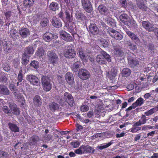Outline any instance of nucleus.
Instances as JSON below:
<instances>
[{
  "label": "nucleus",
  "mask_w": 158,
  "mask_h": 158,
  "mask_svg": "<svg viewBox=\"0 0 158 158\" xmlns=\"http://www.w3.org/2000/svg\"><path fill=\"white\" fill-rule=\"evenodd\" d=\"M79 54L81 59L82 60L85 61L87 58L84 54L83 51L81 48L79 49Z\"/></svg>",
  "instance_id": "46"
},
{
  "label": "nucleus",
  "mask_w": 158,
  "mask_h": 158,
  "mask_svg": "<svg viewBox=\"0 0 158 158\" xmlns=\"http://www.w3.org/2000/svg\"><path fill=\"white\" fill-rule=\"evenodd\" d=\"M124 24L130 28L136 27V26L135 21L133 19L130 18V20H128Z\"/></svg>",
  "instance_id": "23"
},
{
  "label": "nucleus",
  "mask_w": 158,
  "mask_h": 158,
  "mask_svg": "<svg viewBox=\"0 0 158 158\" xmlns=\"http://www.w3.org/2000/svg\"><path fill=\"white\" fill-rule=\"evenodd\" d=\"M33 102L36 108L40 107L42 104L40 97L38 95L35 96L33 98Z\"/></svg>",
  "instance_id": "15"
},
{
  "label": "nucleus",
  "mask_w": 158,
  "mask_h": 158,
  "mask_svg": "<svg viewBox=\"0 0 158 158\" xmlns=\"http://www.w3.org/2000/svg\"><path fill=\"white\" fill-rule=\"evenodd\" d=\"M139 85L142 86V88H145L148 85L147 80L146 78H141L139 80Z\"/></svg>",
  "instance_id": "31"
},
{
  "label": "nucleus",
  "mask_w": 158,
  "mask_h": 158,
  "mask_svg": "<svg viewBox=\"0 0 158 158\" xmlns=\"http://www.w3.org/2000/svg\"><path fill=\"white\" fill-rule=\"evenodd\" d=\"M9 91L8 89L4 85H0V94L8 95Z\"/></svg>",
  "instance_id": "22"
},
{
  "label": "nucleus",
  "mask_w": 158,
  "mask_h": 158,
  "mask_svg": "<svg viewBox=\"0 0 158 158\" xmlns=\"http://www.w3.org/2000/svg\"><path fill=\"white\" fill-rule=\"evenodd\" d=\"M52 34L49 32H46L44 34L43 39L46 41L49 42L51 40Z\"/></svg>",
  "instance_id": "35"
},
{
  "label": "nucleus",
  "mask_w": 158,
  "mask_h": 158,
  "mask_svg": "<svg viewBox=\"0 0 158 158\" xmlns=\"http://www.w3.org/2000/svg\"><path fill=\"white\" fill-rule=\"evenodd\" d=\"M83 7L87 12L90 13L93 8L91 2L89 0H81Z\"/></svg>",
  "instance_id": "7"
},
{
  "label": "nucleus",
  "mask_w": 158,
  "mask_h": 158,
  "mask_svg": "<svg viewBox=\"0 0 158 158\" xmlns=\"http://www.w3.org/2000/svg\"><path fill=\"white\" fill-rule=\"evenodd\" d=\"M114 53L118 56H120L123 54L121 50L117 46L114 47Z\"/></svg>",
  "instance_id": "50"
},
{
  "label": "nucleus",
  "mask_w": 158,
  "mask_h": 158,
  "mask_svg": "<svg viewBox=\"0 0 158 158\" xmlns=\"http://www.w3.org/2000/svg\"><path fill=\"white\" fill-rule=\"evenodd\" d=\"M148 51L150 54H152L154 52V46L152 44H150L148 46Z\"/></svg>",
  "instance_id": "52"
},
{
  "label": "nucleus",
  "mask_w": 158,
  "mask_h": 158,
  "mask_svg": "<svg viewBox=\"0 0 158 158\" xmlns=\"http://www.w3.org/2000/svg\"><path fill=\"white\" fill-rule=\"evenodd\" d=\"M128 60L129 64L132 67L138 64L139 63V60H137L135 58L133 59L130 56L128 58Z\"/></svg>",
  "instance_id": "26"
},
{
  "label": "nucleus",
  "mask_w": 158,
  "mask_h": 158,
  "mask_svg": "<svg viewBox=\"0 0 158 158\" xmlns=\"http://www.w3.org/2000/svg\"><path fill=\"white\" fill-rule=\"evenodd\" d=\"M66 18L64 19L63 20L65 24V26L67 27V24L72 22V17H71L69 12L66 11L65 12Z\"/></svg>",
  "instance_id": "20"
},
{
  "label": "nucleus",
  "mask_w": 158,
  "mask_h": 158,
  "mask_svg": "<svg viewBox=\"0 0 158 158\" xmlns=\"http://www.w3.org/2000/svg\"><path fill=\"white\" fill-rule=\"evenodd\" d=\"M89 32L93 35H96L99 32V30L95 23H90L89 27Z\"/></svg>",
  "instance_id": "14"
},
{
  "label": "nucleus",
  "mask_w": 158,
  "mask_h": 158,
  "mask_svg": "<svg viewBox=\"0 0 158 158\" xmlns=\"http://www.w3.org/2000/svg\"><path fill=\"white\" fill-rule=\"evenodd\" d=\"M107 32L112 37L117 40H120L123 38V36L120 33L111 28L107 29Z\"/></svg>",
  "instance_id": "6"
},
{
  "label": "nucleus",
  "mask_w": 158,
  "mask_h": 158,
  "mask_svg": "<svg viewBox=\"0 0 158 158\" xmlns=\"http://www.w3.org/2000/svg\"><path fill=\"white\" fill-rule=\"evenodd\" d=\"M34 52V50L32 47L30 46L26 48L23 54H24V55L30 56V55L32 54Z\"/></svg>",
  "instance_id": "27"
},
{
  "label": "nucleus",
  "mask_w": 158,
  "mask_h": 158,
  "mask_svg": "<svg viewBox=\"0 0 158 158\" xmlns=\"http://www.w3.org/2000/svg\"><path fill=\"white\" fill-rule=\"evenodd\" d=\"M76 55L74 47L72 44H70L66 47L64 51V55L65 57L69 58H74Z\"/></svg>",
  "instance_id": "1"
},
{
  "label": "nucleus",
  "mask_w": 158,
  "mask_h": 158,
  "mask_svg": "<svg viewBox=\"0 0 158 158\" xmlns=\"http://www.w3.org/2000/svg\"><path fill=\"white\" fill-rule=\"evenodd\" d=\"M99 44L104 48L107 47L108 45V42L106 40L103 38L99 39Z\"/></svg>",
  "instance_id": "37"
},
{
  "label": "nucleus",
  "mask_w": 158,
  "mask_h": 158,
  "mask_svg": "<svg viewBox=\"0 0 158 158\" xmlns=\"http://www.w3.org/2000/svg\"><path fill=\"white\" fill-rule=\"evenodd\" d=\"M9 107L11 110L13 111V113L16 115H19L20 114V111L17 108L16 105L14 104H9Z\"/></svg>",
  "instance_id": "19"
},
{
  "label": "nucleus",
  "mask_w": 158,
  "mask_h": 158,
  "mask_svg": "<svg viewBox=\"0 0 158 158\" xmlns=\"http://www.w3.org/2000/svg\"><path fill=\"white\" fill-rule=\"evenodd\" d=\"M156 109L155 108H152L148 111L145 112V114L146 116H149L155 112L156 111Z\"/></svg>",
  "instance_id": "56"
},
{
  "label": "nucleus",
  "mask_w": 158,
  "mask_h": 158,
  "mask_svg": "<svg viewBox=\"0 0 158 158\" xmlns=\"http://www.w3.org/2000/svg\"><path fill=\"white\" fill-rule=\"evenodd\" d=\"M81 64L80 61H77L74 63L72 66V69L74 72H77L78 71L79 67Z\"/></svg>",
  "instance_id": "39"
},
{
  "label": "nucleus",
  "mask_w": 158,
  "mask_h": 158,
  "mask_svg": "<svg viewBox=\"0 0 158 158\" xmlns=\"http://www.w3.org/2000/svg\"><path fill=\"white\" fill-rule=\"evenodd\" d=\"M48 60L50 63L54 65L57 64L58 58L57 55L53 51H50L48 52Z\"/></svg>",
  "instance_id": "5"
},
{
  "label": "nucleus",
  "mask_w": 158,
  "mask_h": 158,
  "mask_svg": "<svg viewBox=\"0 0 158 158\" xmlns=\"http://www.w3.org/2000/svg\"><path fill=\"white\" fill-rule=\"evenodd\" d=\"M143 99L141 97L139 98L133 104V106L134 107H136L138 106H140L143 104Z\"/></svg>",
  "instance_id": "36"
},
{
  "label": "nucleus",
  "mask_w": 158,
  "mask_h": 158,
  "mask_svg": "<svg viewBox=\"0 0 158 158\" xmlns=\"http://www.w3.org/2000/svg\"><path fill=\"white\" fill-rule=\"evenodd\" d=\"M38 140L37 137L35 136H32L30 138L29 144L30 145H33L36 144Z\"/></svg>",
  "instance_id": "38"
},
{
  "label": "nucleus",
  "mask_w": 158,
  "mask_h": 158,
  "mask_svg": "<svg viewBox=\"0 0 158 158\" xmlns=\"http://www.w3.org/2000/svg\"><path fill=\"white\" fill-rule=\"evenodd\" d=\"M8 124L9 128L12 132H17L19 131V127L15 124L11 123H9Z\"/></svg>",
  "instance_id": "25"
},
{
  "label": "nucleus",
  "mask_w": 158,
  "mask_h": 158,
  "mask_svg": "<svg viewBox=\"0 0 158 158\" xmlns=\"http://www.w3.org/2000/svg\"><path fill=\"white\" fill-rule=\"evenodd\" d=\"M142 25L144 28L149 31H152L154 30L152 24L148 21L142 22Z\"/></svg>",
  "instance_id": "13"
},
{
  "label": "nucleus",
  "mask_w": 158,
  "mask_h": 158,
  "mask_svg": "<svg viewBox=\"0 0 158 158\" xmlns=\"http://www.w3.org/2000/svg\"><path fill=\"white\" fill-rule=\"evenodd\" d=\"M3 67L4 70L8 72L10 70V67L7 64H4Z\"/></svg>",
  "instance_id": "64"
},
{
  "label": "nucleus",
  "mask_w": 158,
  "mask_h": 158,
  "mask_svg": "<svg viewBox=\"0 0 158 158\" xmlns=\"http://www.w3.org/2000/svg\"><path fill=\"white\" fill-rule=\"evenodd\" d=\"M137 5L143 11H146L148 9V8L144 4V2L142 0H140L137 2Z\"/></svg>",
  "instance_id": "33"
},
{
  "label": "nucleus",
  "mask_w": 158,
  "mask_h": 158,
  "mask_svg": "<svg viewBox=\"0 0 158 158\" xmlns=\"http://www.w3.org/2000/svg\"><path fill=\"white\" fill-rule=\"evenodd\" d=\"M101 54L103 55V56L106 59L107 61L108 62H111V60L110 56L107 54L106 52L102 51L101 52Z\"/></svg>",
  "instance_id": "49"
},
{
  "label": "nucleus",
  "mask_w": 158,
  "mask_h": 158,
  "mask_svg": "<svg viewBox=\"0 0 158 158\" xmlns=\"http://www.w3.org/2000/svg\"><path fill=\"white\" fill-rule=\"evenodd\" d=\"M16 31L14 29L11 30L10 32V34L11 37L14 40H15L18 37L17 34L16 33Z\"/></svg>",
  "instance_id": "45"
},
{
  "label": "nucleus",
  "mask_w": 158,
  "mask_h": 158,
  "mask_svg": "<svg viewBox=\"0 0 158 158\" xmlns=\"http://www.w3.org/2000/svg\"><path fill=\"white\" fill-rule=\"evenodd\" d=\"M141 130L140 127H133L132 128L130 129L131 132L133 133L137 132L138 131Z\"/></svg>",
  "instance_id": "58"
},
{
  "label": "nucleus",
  "mask_w": 158,
  "mask_h": 158,
  "mask_svg": "<svg viewBox=\"0 0 158 158\" xmlns=\"http://www.w3.org/2000/svg\"><path fill=\"white\" fill-rule=\"evenodd\" d=\"M49 8L50 10L55 11L59 8V5L56 2H52L50 4Z\"/></svg>",
  "instance_id": "34"
},
{
  "label": "nucleus",
  "mask_w": 158,
  "mask_h": 158,
  "mask_svg": "<svg viewBox=\"0 0 158 158\" xmlns=\"http://www.w3.org/2000/svg\"><path fill=\"white\" fill-rule=\"evenodd\" d=\"M4 51L6 52H10L11 50V48L12 47V45L11 44H8L7 42L4 41L2 42Z\"/></svg>",
  "instance_id": "21"
},
{
  "label": "nucleus",
  "mask_w": 158,
  "mask_h": 158,
  "mask_svg": "<svg viewBox=\"0 0 158 158\" xmlns=\"http://www.w3.org/2000/svg\"><path fill=\"white\" fill-rule=\"evenodd\" d=\"M34 0H24V4L25 6H30L33 4Z\"/></svg>",
  "instance_id": "51"
},
{
  "label": "nucleus",
  "mask_w": 158,
  "mask_h": 158,
  "mask_svg": "<svg viewBox=\"0 0 158 158\" xmlns=\"http://www.w3.org/2000/svg\"><path fill=\"white\" fill-rule=\"evenodd\" d=\"M46 53V52L43 49L42 47L39 48L35 53V55L39 57L43 56Z\"/></svg>",
  "instance_id": "30"
},
{
  "label": "nucleus",
  "mask_w": 158,
  "mask_h": 158,
  "mask_svg": "<svg viewBox=\"0 0 158 158\" xmlns=\"http://www.w3.org/2000/svg\"><path fill=\"white\" fill-rule=\"evenodd\" d=\"M61 38L63 40L69 41H72L73 39L70 35L67 33L65 31L61 30L60 32Z\"/></svg>",
  "instance_id": "11"
},
{
  "label": "nucleus",
  "mask_w": 158,
  "mask_h": 158,
  "mask_svg": "<svg viewBox=\"0 0 158 158\" xmlns=\"http://www.w3.org/2000/svg\"><path fill=\"white\" fill-rule=\"evenodd\" d=\"M30 57V56L24 55V54H23L22 62V64L24 65L27 64L29 61Z\"/></svg>",
  "instance_id": "41"
},
{
  "label": "nucleus",
  "mask_w": 158,
  "mask_h": 158,
  "mask_svg": "<svg viewBox=\"0 0 158 158\" xmlns=\"http://www.w3.org/2000/svg\"><path fill=\"white\" fill-rule=\"evenodd\" d=\"M123 76L124 77H127L129 76L131 74V71L128 68H124L122 71Z\"/></svg>",
  "instance_id": "40"
},
{
  "label": "nucleus",
  "mask_w": 158,
  "mask_h": 158,
  "mask_svg": "<svg viewBox=\"0 0 158 158\" xmlns=\"http://www.w3.org/2000/svg\"><path fill=\"white\" fill-rule=\"evenodd\" d=\"M105 20L107 23L109 25L113 27H116V25L114 20L110 17H107Z\"/></svg>",
  "instance_id": "24"
},
{
  "label": "nucleus",
  "mask_w": 158,
  "mask_h": 158,
  "mask_svg": "<svg viewBox=\"0 0 158 158\" xmlns=\"http://www.w3.org/2000/svg\"><path fill=\"white\" fill-rule=\"evenodd\" d=\"M10 90L14 93V95L17 97L18 100L21 103L22 106H23L25 103V100L24 97L21 94H18V90L16 89L15 86L12 84L10 85Z\"/></svg>",
  "instance_id": "3"
},
{
  "label": "nucleus",
  "mask_w": 158,
  "mask_h": 158,
  "mask_svg": "<svg viewBox=\"0 0 158 158\" xmlns=\"http://www.w3.org/2000/svg\"><path fill=\"white\" fill-rule=\"evenodd\" d=\"M68 27V31L72 34H73L74 33V28L73 26H69V24H67V26L66 27Z\"/></svg>",
  "instance_id": "63"
},
{
  "label": "nucleus",
  "mask_w": 158,
  "mask_h": 158,
  "mask_svg": "<svg viewBox=\"0 0 158 158\" xmlns=\"http://www.w3.org/2000/svg\"><path fill=\"white\" fill-rule=\"evenodd\" d=\"M113 143V142L112 141H110L108 143L102 144V145L99 146L98 148L102 150L104 148H108Z\"/></svg>",
  "instance_id": "47"
},
{
  "label": "nucleus",
  "mask_w": 158,
  "mask_h": 158,
  "mask_svg": "<svg viewBox=\"0 0 158 158\" xmlns=\"http://www.w3.org/2000/svg\"><path fill=\"white\" fill-rule=\"evenodd\" d=\"M117 72V70L116 69H112L111 71V74H109V78L110 79H112L114 77L116 76Z\"/></svg>",
  "instance_id": "43"
},
{
  "label": "nucleus",
  "mask_w": 158,
  "mask_h": 158,
  "mask_svg": "<svg viewBox=\"0 0 158 158\" xmlns=\"http://www.w3.org/2000/svg\"><path fill=\"white\" fill-rule=\"evenodd\" d=\"M49 21L47 18H44L40 22L41 25L43 27H45L47 26Z\"/></svg>",
  "instance_id": "53"
},
{
  "label": "nucleus",
  "mask_w": 158,
  "mask_h": 158,
  "mask_svg": "<svg viewBox=\"0 0 158 158\" xmlns=\"http://www.w3.org/2000/svg\"><path fill=\"white\" fill-rule=\"evenodd\" d=\"M30 65L35 69H37L39 67V63L37 61L33 60L30 63Z\"/></svg>",
  "instance_id": "54"
},
{
  "label": "nucleus",
  "mask_w": 158,
  "mask_h": 158,
  "mask_svg": "<svg viewBox=\"0 0 158 158\" xmlns=\"http://www.w3.org/2000/svg\"><path fill=\"white\" fill-rule=\"evenodd\" d=\"M19 34L23 38H26L30 35V31L26 27H22L19 31Z\"/></svg>",
  "instance_id": "12"
},
{
  "label": "nucleus",
  "mask_w": 158,
  "mask_h": 158,
  "mask_svg": "<svg viewBox=\"0 0 158 158\" xmlns=\"http://www.w3.org/2000/svg\"><path fill=\"white\" fill-rule=\"evenodd\" d=\"M96 60L97 62L100 64H105L106 63L103 57L101 55H98L97 56Z\"/></svg>",
  "instance_id": "32"
},
{
  "label": "nucleus",
  "mask_w": 158,
  "mask_h": 158,
  "mask_svg": "<svg viewBox=\"0 0 158 158\" xmlns=\"http://www.w3.org/2000/svg\"><path fill=\"white\" fill-rule=\"evenodd\" d=\"M98 10L101 15L105 16L108 15L110 13L109 10L103 4L99 6Z\"/></svg>",
  "instance_id": "10"
},
{
  "label": "nucleus",
  "mask_w": 158,
  "mask_h": 158,
  "mask_svg": "<svg viewBox=\"0 0 158 158\" xmlns=\"http://www.w3.org/2000/svg\"><path fill=\"white\" fill-rule=\"evenodd\" d=\"M75 152L77 154H82L85 153V146L82 145L75 151Z\"/></svg>",
  "instance_id": "29"
},
{
  "label": "nucleus",
  "mask_w": 158,
  "mask_h": 158,
  "mask_svg": "<svg viewBox=\"0 0 158 158\" xmlns=\"http://www.w3.org/2000/svg\"><path fill=\"white\" fill-rule=\"evenodd\" d=\"M70 144L74 148H78L80 145V142L79 141H73L71 142Z\"/></svg>",
  "instance_id": "57"
},
{
  "label": "nucleus",
  "mask_w": 158,
  "mask_h": 158,
  "mask_svg": "<svg viewBox=\"0 0 158 158\" xmlns=\"http://www.w3.org/2000/svg\"><path fill=\"white\" fill-rule=\"evenodd\" d=\"M49 106L51 110L53 111L58 109L59 108L58 105L54 102L50 103L49 104Z\"/></svg>",
  "instance_id": "44"
},
{
  "label": "nucleus",
  "mask_w": 158,
  "mask_h": 158,
  "mask_svg": "<svg viewBox=\"0 0 158 158\" xmlns=\"http://www.w3.org/2000/svg\"><path fill=\"white\" fill-rule=\"evenodd\" d=\"M65 79L68 84L71 85L74 82L73 74L70 72H68L65 75Z\"/></svg>",
  "instance_id": "16"
},
{
  "label": "nucleus",
  "mask_w": 158,
  "mask_h": 158,
  "mask_svg": "<svg viewBox=\"0 0 158 158\" xmlns=\"http://www.w3.org/2000/svg\"><path fill=\"white\" fill-rule=\"evenodd\" d=\"M146 119L144 117H142L139 120L138 122H136L135 124V126H139L141 124H144L146 123Z\"/></svg>",
  "instance_id": "42"
},
{
  "label": "nucleus",
  "mask_w": 158,
  "mask_h": 158,
  "mask_svg": "<svg viewBox=\"0 0 158 158\" xmlns=\"http://www.w3.org/2000/svg\"><path fill=\"white\" fill-rule=\"evenodd\" d=\"M94 149L91 147L89 145L85 146V153H89L93 151Z\"/></svg>",
  "instance_id": "59"
},
{
  "label": "nucleus",
  "mask_w": 158,
  "mask_h": 158,
  "mask_svg": "<svg viewBox=\"0 0 158 158\" xmlns=\"http://www.w3.org/2000/svg\"><path fill=\"white\" fill-rule=\"evenodd\" d=\"M52 25L55 27L59 28L62 26V23L60 19L53 17L52 21Z\"/></svg>",
  "instance_id": "17"
},
{
  "label": "nucleus",
  "mask_w": 158,
  "mask_h": 158,
  "mask_svg": "<svg viewBox=\"0 0 158 158\" xmlns=\"http://www.w3.org/2000/svg\"><path fill=\"white\" fill-rule=\"evenodd\" d=\"M41 82L43 89L46 91H49L52 88V84L49 78L46 76H43L41 78Z\"/></svg>",
  "instance_id": "2"
},
{
  "label": "nucleus",
  "mask_w": 158,
  "mask_h": 158,
  "mask_svg": "<svg viewBox=\"0 0 158 158\" xmlns=\"http://www.w3.org/2000/svg\"><path fill=\"white\" fill-rule=\"evenodd\" d=\"M126 33L131 40L135 41L136 44H139L140 43L139 39L134 33L129 31H127Z\"/></svg>",
  "instance_id": "18"
},
{
  "label": "nucleus",
  "mask_w": 158,
  "mask_h": 158,
  "mask_svg": "<svg viewBox=\"0 0 158 158\" xmlns=\"http://www.w3.org/2000/svg\"><path fill=\"white\" fill-rule=\"evenodd\" d=\"M94 112L93 111H90L86 114H84L85 117L88 118H91L94 115Z\"/></svg>",
  "instance_id": "62"
},
{
  "label": "nucleus",
  "mask_w": 158,
  "mask_h": 158,
  "mask_svg": "<svg viewBox=\"0 0 158 158\" xmlns=\"http://www.w3.org/2000/svg\"><path fill=\"white\" fill-rule=\"evenodd\" d=\"M63 101L66 102L71 106H73L74 103V99L71 94L65 92L64 94V100ZM64 101L62 99H60L59 103L61 105L63 104Z\"/></svg>",
  "instance_id": "4"
},
{
  "label": "nucleus",
  "mask_w": 158,
  "mask_h": 158,
  "mask_svg": "<svg viewBox=\"0 0 158 158\" xmlns=\"http://www.w3.org/2000/svg\"><path fill=\"white\" fill-rule=\"evenodd\" d=\"M119 19L120 21L124 24L126 22L130 20V18L126 14L123 13L119 16Z\"/></svg>",
  "instance_id": "28"
},
{
  "label": "nucleus",
  "mask_w": 158,
  "mask_h": 158,
  "mask_svg": "<svg viewBox=\"0 0 158 158\" xmlns=\"http://www.w3.org/2000/svg\"><path fill=\"white\" fill-rule=\"evenodd\" d=\"M89 110L88 106L86 105H83L81 107V111L84 112H86Z\"/></svg>",
  "instance_id": "60"
},
{
  "label": "nucleus",
  "mask_w": 158,
  "mask_h": 158,
  "mask_svg": "<svg viewBox=\"0 0 158 158\" xmlns=\"http://www.w3.org/2000/svg\"><path fill=\"white\" fill-rule=\"evenodd\" d=\"M22 68H21L20 69L18 77V79L19 82H21L23 80V74L22 73Z\"/></svg>",
  "instance_id": "55"
},
{
  "label": "nucleus",
  "mask_w": 158,
  "mask_h": 158,
  "mask_svg": "<svg viewBox=\"0 0 158 158\" xmlns=\"http://www.w3.org/2000/svg\"><path fill=\"white\" fill-rule=\"evenodd\" d=\"M76 17L79 21H82L84 17L83 14L80 12L77 11L76 13Z\"/></svg>",
  "instance_id": "48"
},
{
  "label": "nucleus",
  "mask_w": 158,
  "mask_h": 158,
  "mask_svg": "<svg viewBox=\"0 0 158 158\" xmlns=\"http://www.w3.org/2000/svg\"><path fill=\"white\" fill-rule=\"evenodd\" d=\"M26 79L30 82L31 84L33 85L37 86L40 85V82L39 79L35 76L27 75Z\"/></svg>",
  "instance_id": "8"
},
{
  "label": "nucleus",
  "mask_w": 158,
  "mask_h": 158,
  "mask_svg": "<svg viewBox=\"0 0 158 158\" xmlns=\"http://www.w3.org/2000/svg\"><path fill=\"white\" fill-rule=\"evenodd\" d=\"M128 42L129 44L128 45V46L129 48L133 51L136 49L137 47L135 45L130 43V42Z\"/></svg>",
  "instance_id": "61"
},
{
  "label": "nucleus",
  "mask_w": 158,
  "mask_h": 158,
  "mask_svg": "<svg viewBox=\"0 0 158 158\" xmlns=\"http://www.w3.org/2000/svg\"><path fill=\"white\" fill-rule=\"evenodd\" d=\"M78 76L81 79L85 80L90 77V74L87 70L81 69L79 71Z\"/></svg>",
  "instance_id": "9"
}]
</instances>
